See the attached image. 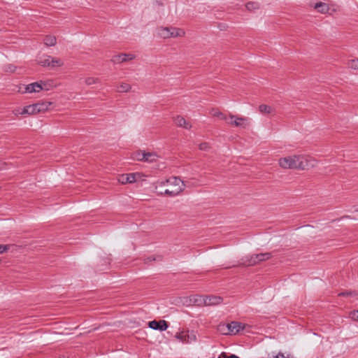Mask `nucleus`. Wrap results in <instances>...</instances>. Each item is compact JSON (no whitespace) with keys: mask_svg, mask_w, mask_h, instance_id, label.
Returning a JSON list of instances; mask_svg holds the SVG:
<instances>
[{"mask_svg":"<svg viewBox=\"0 0 358 358\" xmlns=\"http://www.w3.org/2000/svg\"><path fill=\"white\" fill-rule=\"evenodd\" d=\"M312 160L303 155H292L281 157L278 159L279 166L285 169H308L313 166Z\"/></svg>","mask_w":358,"mask_h":358,"instance_id":"obj_1","label":"nucleus"},{"mask_svg":"<svg viewBox=\"0 0 358 358\" xmlns=\"http://www.w3.org/2000/svg\"><path fill=\"white\" fill-rule=\"evenodd\" d=\"M244 327L242 323L238 322H231L228 324H220L217 326V331L223 335H234L243 330Z\"/></svg>","mask_w":358,"mask_h":358,"instance_id":"obj_2","label":"nucleus"},{"mask_svg":"<svg viewBox=\"0 0 358 358\" xmlns=\"http://www.w3.org/2000/svg\"><path fill=\"white\" fill-rule=\"evenodd\" d=\"M176 338L180 341L185 343H190L196 341V336L194 331H182L178 332Z\"/></svg>","mask_w":358,"mask_h":358,"instance_id":"obj_3","label":"nucleus"},{"mask_svg":"<svg viewBox=\"0 0 358 358\" xmlns=\"http://www.w3.org/2000/svg\"><path fill=\"white\" fill-rule=\"evenodd\" d=\"M189 181H183L179 177H171L169 179H167L164 181H162V182H159V186H164L167 184H170L173 186V187H177L178 186H182L183 187V189L186 186H189Z\"/></svg>","mask_w":358,"mask_h":358,"instance_id":"obj_4","label":"nucleus"},{"mask_svg":"<svg viewBox=\"0 0 358 358\" xmlns=\"http://www.w3.org/2000/svg\"><path fill=\"white\" fill-rule=\"evenodd\" d=\"M148 327L154 330L164 331L169 327V323L164 320H152L148 322Z\"/></svg>","mask_w":358,"mask_h":358,"instance_id":"obj_5","label":"nucleus"},{"mask_svg":"<svg viewBox=\"0 0 358 358\" xmlns=\"http://www.w3.org/2000/svg\"><path fill=\"white\" fill-rule=\"evenodd\" d=\"M229 117L231 121L228 123L238 127H245L248 121L246 117H238L234 115H230Z\"/></svg>","mask_w":358,"mask_h":358,"instance_id":"obj_6","label":"nucleus"},{"mask_svg":"<svg viewBox=\"0 0 358 358\" xmlns=\"http://www.w3.org/2000/svg\"><path fill=\"white\" fill-rule=\"evenodd\" d=\"M241 261V264L245 266H255L260 263L257 254L252 255L251 256H246L242 258Z\"/></svg>","mask_w":358,"mask_h":358,"instance_id":"obj_7","label":"nucleus"},{"mask_svg":"<svg viewBox=\"0 0 358 358\" xmlns=\"http://www.w3.org/2000/svg\"><path fill=\"white\" fill-rule=\"evenodd\" d=\"M135 56L132 54L121 53L117 55H115L112 58V62L116 64H120L124 62L129 61L134 59Z\"/></svg>","mask_w":358,"mask_h":358,"instance_id":"obj_8","label":"nucleus"},{"mask_svg":"<svg viewBox=\"0 0 358 358\" xmlns=\"http://www.w3.org/2000/svg\"><path fill=\"white\" fill-rule=\"evenodd\" d=\"M42 84H43L42 81H41V83L36 82V83L29 84L25 86V90L24 92H28V93L38 92L41 90L44 89Z\"/></svg>","mask_w":358,"mask_h":358,"instance_id":"obj_9","label":"nucleus"},{"mask_svg":"<svg viewBox=\"0 0 358 358\" xmlns=\"http://www.w3.org/2000/svg\"><path fill=\"white\" fill-rule=\"evenodd\" d=\"M223 299L221 296L208 295L205 296L206 306H216L222 302Z\"/></svg>","mask_w":358,"mask_h":358,"instance_id":"obj_10","label":"nucleus"},{"mask_svg":"<svg viewBox=\"0 0 358 358\" xmlns=\"http://www.w3.org/2000/svg\"><path fill=\"white\" fill-rule=\"evenodd\" d=\"M119 182L122 184L132 183L136 181L135 173L122 174L120 176Z\"/></svg>","mask_w":358,"mask_h":358,"instance_id":"obj_11","label":"nucleus"},{"mask_svg":"<svg viewBox=\"0 0 358 358\" xmlns=\"http://www.w3.org/2000/svg\"><path fill=\"white\" fill-rule=\"evenodd\" d=\"M21 115H35L37 113H39V111H38L37 106L36 103L29 105L27 106H24L21 112H20Z\"/></svg>","mask_w":358,"mask_h":358,"instance_id":"obj_12","label":"nucleus"},{"mask_svg":"<svg viewBox=\"0 0 358 358\" xmlns=\"http://www.w3.org/2000/svg\"><path fill=\"white\" fill-rule=\"evenodd\" d=\"M142 157H138V161L141 162H153L156 159V154L154 152H145L144 154H141Z\"/></svg>","mask_w":358,"mask_h":358,"instance_id":"obj_13","label":"nucleus"},{"mask_svg":"<svg viewBox=\"0 0 358 358\" xmlns=\"http://www.w3.org/2000/svg\"><path fill=\"white\" fill-rule=\"evenodd\" d=\"M174 122L175 124L178 127H184L187 129L191 128V124L187 122L185 119L182 116L178 115L176 117Z\"/></svg>","mask_w":358,"mask_h":358,"instance_id":"obj_14","label":"nucleus"},{"mask_svg":"<svg viewBox=\"0 0 358 358\" xmlns=\"http://www.w3.org/2000/svg\"><path fill=\"white\" fill-rule=\"evenodd\" d=\"M190 301L196 306H206L205 296L203 295H193L191 297Z\"/></svg>","mask_w":358,"mask_h":358,"instance_id":"obj_15","label":"nucleus"},{"mask_svg":"<svg viewBox=\"0 0 358 358\" xmlns=\"http://www.w3.org/2000/svg\"><path fill=\"white\" fill-rule=\"evenodd\" d=\"M183 191V187L182 186H178L177 187H173L172 189H166L164 193L166 195H169L171 196H174L179 194L181 192Z\"/></svg>","mask_w":358,"mask_h":358,"instance_id":"obj_16","label":"nucleus"},{"mask_svg":"<svg viewBox=\"0 0 358 358\" xmlns=\"http://www.w3.org/2000/svg\"><path fill=\"white\" fill-rule=\"evenodd\" d=\"M36 105L39 113H43L49 109V107L52 105L51 102L49 101H39L36 103Z\"/></svg>","mask_w":358,"mask_h":358,"instance_id":"obj_17","label":"nucleus"},{"mask_svg":"<svg viewBox=\"0 0 358 358\" xmlns=\"http://www.w3.org/2000/svg\"><path fill=\"white\" fill-rule=\"evenodd\" d=\"M315 8L321 13H327L329 10V5L322 2L316 3Z\"/></svg>","mask_w":358,"mask_h":358,"instance_id":"obj_18","label":"nucleus"},{"mask_svg":"<svg viewBox=\"0 0 358 358\" xmlns=\"http://www.w3.org/2000/svg\"><path fill=\"white\" fill-rule=\"evenodd\" d=\"M50 58L51 56L45 55L41 57L38 60V64L42 66L50 67Z\"/></svg>","mask_w":358,"mask_h":358,"instance_id":"obj_19","label":"nucleus"},{"mask_svg":"<svg viewBox=\"0 0 358 358\" xmlns=\"http://www.w3.org/2000/svg\"><path fill=\"white\" fill-rule=\"evenodd\" d=\"M259 110L261 113L270 114L273 112V108L266 104H261L259 106Z\"/></svg>","mask_w":358,"mask_h":358,"instance_id":"obj_20","label":"nucleus"},{"mask_svg":"<svg viewBox=\"0 0 358 358\" xmlns=\"http://www.w3.org/2000/svg\"><path fill=\"white\" fill-rule=\"evenodd\" d=\"M56 42L57 39L54 36H46L44 38V43L46 46H53Z\"/></svg>","mask_w":358,"mask_h":358,"instance_id":"obj_21","label":"nucleus"},{"mask_svg":"<svg viewBox=\"0 0 358 358\" xmlns=\"http://www.w3.org/2000/svg\"><path fill=\"white\" fill-rule=\"evenodd\" d=\"M170 34L171 37L183 36L185 35V31L181 29L171 27Z\"/></svg>","mask_w":358,"mask_h":358,"instance_id":"obj_22","label":"nucleus"},{"mask_svg":"<svg viewBox=\"0 0 358 358\" xmlns=\"http://www.w3.org/2000/svg\"><path fill=\"white\" fill-rule=\"evenodd\" d=\"M63 64L64 63L60 59L51 57L50 68L53 69L57 66H62Z\"/></svg>","mask_w":358,"mask_h":358,"instance_id":"obj_23","label":"nucleus"},{"mask_svg":"<svg viewBox=\"0 0 358 358\" xmlns=\"http://www.w3.org/2000/svg\"><path fill=\"white\" fill-rule=\"evenodd\" d=\"M171 31V28L162 27L160 29L159 34L161 36H162L164 38H169V37H171V34H170Z\"/></svg>","mask_w":358,"mask_h":358,"instance_id":"obj_24","label":"nucleus"},{"mask_svg":"<svg viewBox=\"0 0 358 358\" xmlns=\"http://www.w3.org/2000/svg\"><path fill=\"white\" fill-rule=\"evenodd\" d=\"M245 7L247 10L252 11L259 8V4L257 2L250 1L246 3Z\"/></svg>","mask_w":358,"mask_h":358,"instance_id":"obj_25","label":"nucleus"},{"mask_svg":"<svg viewBox=\"0 0 358 358\" xmlns=\"http://www.w3.org/2000/svg\"><path fill=\"white\" fill-rule=\"evenodd\" d=\"M131 90V85L127 83H122L118 86L119 92H127Z\"/></svg>","mask_w":358,"mask_h":358,"instance_id":"obj_26","label":"nucleus"},{"mask_svg":"<svg viewBox=\"0 0 358 358\" xmlns=\"http://www.w3.org/2000/svg\"><path fill=\"white\" fill-rule=\"evenodd\" d=\"M257 255L260 262L269 259L272 257L271 252L259 253Z\"/></svg>","mask_w":358,"mask_h":358,"instance_id":"obj_27","label":"nucleus"},{"mask_svg":"<svg viewBox=\"0 0 358 358\" xmlns=\"http://www.w3.org/2000/svg\"><path fill=\"white\" fill-rule=\"evenodd\" d=\"M99 82V79L97 78L88 77L85 78V83L87 85H91L92 84H95Z\"/></svg>","mask_w":358,"mask_h":358,"instance_id":"obj_28","label":"nucleus"},{"mask_svg":"<svg viewBox=\"0 0 358 358\" xmlns=\"http://www.w3.org/2000/svg\"><path fill=\"white\" fill-rule=\"evenodd\" d=\"M348 66L352 69L358 70V59L350 60L348 62Z\"/></svg>","mask_w":358,"mask_h":358,"instance_id":"obj_29","label":"nucleus"},{"mask_svg":"<svg viewBox=\"0 0 358 358\" xmlns=\"http://www.w3.org/2000/svg\"><path fill=\"white\" fill-rule=\"evenodd\" d=\"M199 148L203 151H208L210 149V145L208 143L203 142L199 145Z\"/></svg>","mask_w":358,"mask_h":358,"instance_id":"obj_30","label":"nucleus"},{"mask_svg":"<svg viewBox=\"0 0 358 358\" xmlns=\"http://www.w3.org/2000/svg\"><path fill=\"white\" fill-rule=\"evenodd\" d=\"M357 295L355 292H343L338 294L339 296H356Z\"/></svg>","mask_w":358,"mask_h":358,"instance_id":"obj_31","label":"nucleus"},{"mask_svg":"<svg viewBox=\"0 0 358 358\" xmlns=\"http://www.w3.org/2000/svg\"><path fill=\"white\" fill-rule=\"evenodd\" d=\"M218 358H239L237 355H231L229 356H228L225 352H222Z\"/></svg>","mask_w":358,"mask_h":358,"instance_id":"obj_32","label":"nucleus"},{"mask_svg":"<svg viewBox=\"0 0 358 358\" xmlns=\"http://www.w3.org/2000/svg\"><path fill=\"white\" fill-rule=\"evenodd\" d=\"M215 116L218 117L221 120H227V116L224 113H222L221 112H218V113H215Z\"/></svg>","mask_w":358,"mask_h":358,"instance_id":"obj_33","label":"nucleus"},{"mask_svg":"<svg viewBox=\"0 0 358 358\" xmlns=\"http://www.w3.org/2000/svg\"><path fill=\"white\" fill-rule=\"evenodd\" d=\"M8 250V245H0V254H3Z\"/></svg>","mask_w":358,"mask_h":358,"instance_id":"obj_34","label":"nucleus"},{"mask_svg":"<svg viewBox=\"0 0 358 358\" xmlns=\"http://www.w3.org/2000/svg\"><path fill=\"white\" fill-rule=\"evenodd\" d=\"M350 315L355 321H358V310L352 312Z\"/></svg>","mask_w":358,"mask_h":358,"instance_id":"obj_35","label":"nucleus"},{"mask_svg":"<svg viewBox=\"0 0 358 358\" xmlns=\"http://www.w3.org/2000/svg\"><path fill=\"white\" fill-rule=\"evenodd\" d=\"M15 69H16V67L15 66L10 64L7 69V71H10V72H14Z\"/></svg>","mask_w":358,"mask_h":358,"instance_id":"obj_36","label":"nucleus"},{"mask_svg":"<svg viewBox=\"0 0 358 358\" xmlns=\"http://www.w3.org/2000/svg\"><path fill=\"white\" fill-rule=\"evenodd\" d=\"M155 257H148L147 259H145V263H147L148 262L155 261Z\"/></svg>","mask_w":358,"mask_h":358,"instance_id":"obj_37","label":"nucleus"},{"mask_svg":"<svg viewBox=\"0 0 358 358\" xmlns=\"http://www.w3.org/2000/svg\"><path fill=\"white\" fill-rule=\"evenodd\" d=\"M155 257H148L147 259H145V263H147L148 262L155 261Z\"/></svg>","mask_w":358,"mask_h":358,"instance_id":"obj_38","label":"nucleus"},{"mask_svg":"<svg viewBox=\"0 0 358 358\" xmlns=\"http://www.w3.org/2000/svg\"><path fill=\"white\" fill-rule=\"evenodd\" d=\"M145 152H138L136 155V158L138 160V157H142V155L141 154H144Z\"/></svg>","mask_w":358,"mask_h":358,"instance_id":"obj_39","label":"nucleus"},{"mask_svg":"<svg viewBox=\"0 0 358 358\" xmlns=\"http://www.w3.org/2000/svg\"><path fill=\"white\" fill-rule=\"evenodd\" d=\"M6 164L4 163V162H0V169H5V166H6Z\"/></svg>","mask_w":358,"mask_h":358,"instance_id":"obj_40","label":"nucleus"}]
</instances>
